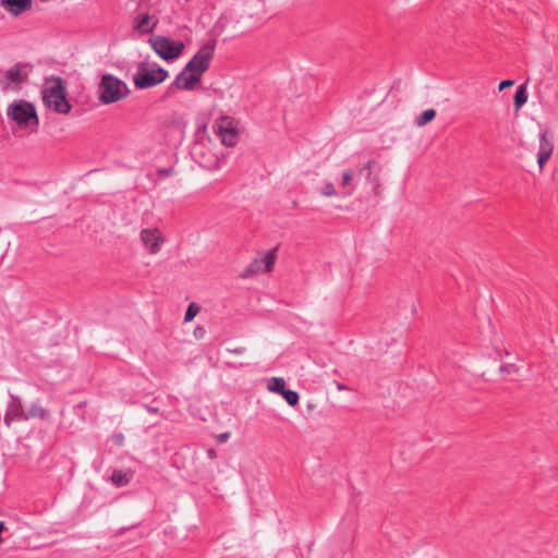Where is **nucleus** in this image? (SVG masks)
Here are the masks:
<instances>
[{"label": "nucleus", "instance_id": "a211bd4d", "mask_svg": "<svg viewBox=\"0 0 558 558\" xmlns=\"http://www.w3.org/2000/svg\"><path fill=\"white\" fill-rule=\"evenodd\" d=\"M436 117V110L435 109H426L423 111L418 117L415 119V124L417 126H424L430 121H433Z\"/></svg>", "mask_w": 558, "mask_h": 558}, {"label": "nucleus", "instance_id": "9b49d317", "mask_svg": "<svg viewBox=\"0 0 558 558\" xmlns=\"http://www.w3.org/2000/svg\"><path fill=\"white\" fill-rule=\"evenodd\" d=\"M554 151L553 141L548 137V131L543 130L539 134V147L537 151V163L539 168L550 159Z\"/></svg>", "mask_w": 558, "mask_h": 558}, {"label": "nucleus", "instance_id": "c756f323", "mask_svg": "<svg viewBox=\"0 0 558 558\" xmlns=\"http://www.w3.org/2000/svg\"><path fill=\"white\" fill-rule=\"evenodd\" d=\"M229 351L233 354H243L245 352V349L242 348V347H239V348H234V349H229Z\"/></svg>", "mask_w": 558, "mask_h": 558}, {"label": "nucleus", "instance_id": "aec40b11", "mask_svg": "<svg viewBox=\"0 0 558 558\" xmlns=\"http://www.w3.org/2000/svg\"><path fill=\"white\" fill-rule=\"evenodd\" d=\"M259 260H262V266L264 265L265 268H264V271H270L275 265V260H276V254H275V251H269L266 253V255L262 258H258Z\"/></svg>", "mask_w": 558, "mask_h": 558}, {"label": "nucleus", "instance_id": "1a4fd4ad", "mask_svg": "<svg viewBox=\"0 0 558 558\" xmlns=\"http://www.w3.org/2000/svg\"><path fill=\"white\" fill-rule=\"evenodd\" d=\"M141 240L150 254H157L165 238L157 228H145L141 231Z\"/></svg>", "mask_w": 558, "mask_h": 558}, {"label": "nucleus", "instance_id": "7ed1b4c3", "mask_svg": "<svg viewBox=\"0 0 558 558\" xmlns=\"http://www.w3.org/2000/svg\"><path fill=\"white\" fill-rule=\"evenodd\" d=\"M168 75V71L156 63L142 61L133 76V83L137 88L146 89L165 82Z\"/></svg>", "mask_w": 558, "mask_h": 558}, {"label": "nucleus", "instance_id": "7c9ffc66", "mask_svg": "<svg viewBox=\"0 0 558 558\" xmlns=\"http://www.w3.org/2000/svg\"><path fill=\"white\" fill-rule=\"evenodd\" d=\"M144 408L149 412V413H158L159 409L158 408H155V407H151V405H148V404H145Z\"/></svg>", "mask_w": 558, "mask_h": 558}, {"label": "nucleus", "instance_id": "6e6552de", "mask_svg": "<svg viewBox=\"0 0 558 558\" xmlns=\"http://www.w3.org/2000/svg\"><path fill=\"white\" fill-rule=\"evenodd\" d=\"M27 73L24 71L23 65H15L3 73L0 85L3 89L16 88L25 81Z\"/></svg>", "mask_w": 558, "mask_h": 558}, {"label": "nucleus", "instance_id": "ddd939ff", "mask_svg": "<svg viewBox=\"0 0 558 558\" xmlns=\"http://www.w3.org/2000/svg\"><path fill=\"white\" fill-rule=\"evenodd\" d=\"M0 4L16 16L32 8V0H1Z\"/></svg>", "mask_w": 558, "mask_h": 558}, {"label": "nucleus", "instance_id": "4468645a", "mask_svg": "<svg viewBox=\"0 0 558 558\" xmlns=\"http://www.w3.org/2000/svg\"><path fill=\"white\" fill-rule=\"evenodd\" d=\"M157 21L151 23V16L149 14H138L135 17L134 28L141 34H148L154 31Z\"/></svg>", "mask_w": 558, "mask_h": 558}, {"label": "nucleus", "instance_id": "bb28decb", "mask_svg": "<svg viewBox=\"0 0 558 558\" xmlns=\"http://www.w3.org/2000/svg\"><path fill=\"white\" fill-rule=\"evenodd\" d=\"M193 335L196 339H202L206 335V329L202 326H198L194 329Z\"/></svg>", "mask_w": 558, "mask_h": 558}, {"label": "nucleus", "instance_id": "b1692460", "mask_svg": "<svg viewBox=\"0 0 558 558\" xmlns=\"http://www.w3.org/2000/svg\"><path fill=\"white\" fill-rule=\"evenodd\" d=\"M499 371L504 375H515L519 373V367L515 364H505L500 366Z\"/></svg>", "mask_w": 558, "mask_h": 558}, {"label": "nucleus", "instance_id": "2eb2a0df", "mask_svg": "<svg viewBox=\"0 0 558 558\" xmlns=\"http://www.w3.org/2000/svg\"><path fill=\"white\" fill-rule=\"evenodd\" d=\"M132 478V472H123L122 470H113L111 475V482L117 487L125 486Z\"/></svg>", "mask_w": 558, "mask_h": 558}, {"label": "nucleus", "instance_id": "412c9836", "mask_svg": "<svg viewBox=\"0 0 558 558\" xmlns=\"http://www.w3.org/2000/svg\"><path fill=\"white\" fill-rule=\"evenodd\" d=\"M283 399L287 401V403L291 407H294L299 403V393L293 390L284 389V391L281 395Z\"/></svg>", "mask_w": 558, "mask_h": 558}, {"label": "nucleus", "instance_id": "5701e85b", "mask_svg": "<svg viewBox=\"0 0 558 558\" xmlns=\"http://www.w3.org/2000/svg\"><path fill=\"white\" fill-rule=\"evenodd\" d=\"M353 178H354L353 169L349 168V169L344 170V172L342 173V178H341V185L342 186L350 185L353 181Z\"/></svg>", "mask_w": 558, "mask_h": 558}, {"label": "nucleus", "instance_id": "f3484780", "mask_svg": "<svg viewBox=\"0 0 558 558\" xmlns=\"http://www.w3.org/2000/svg\"><path fill=\"white\" fill-rule=\"evenodd\" d=\"M268 390L282 395L286 389V381L281 377H272L267 385Z\"/></svg>", "mask_w": 558, "mask_h": 558}, {"label": "nucleus", "instance_id": "f8f14e48", "mask_svg": "<svg viewBox=\"0 0 558 558\" xmlns=\"http://www.w3.org/2000/svg\"><path fill=\"white\" fill-rule=\"evenodd\" d=\"M28 416L24 413L21 400L19 398H11L4 415V423L10 426L14 421L27 420Z\"/></svg>", "mask_w": 558, "mask_h": 558}, {"label": "nucleus", "instance_id": "9d476101", "mask_svg": "<svg viewBox=\"0 0 558 558\" xmlns=\"http://www.w3.org/2000/svg\"><path fill=\"white\" fill-rule=\"evenodd\" d=\"M189 71H185V68L180 72L174 82L168 87L167 95L173 94L175 89H185V90H192L196 86V84L199 83L201 78L190 73Z\"/></svg>", "mask_w": 558, "mask_h": 558}, {"label": "nucleus", "instance_id": "473e14b6", "mask_svg": "<svg viewBox=\"0 0 558 558\" xmlns=\"http://www.w3.org/2000/svg\"><path fill=\"white\" fill-rule=\"evenodd\" d=\"M228 438H229V433H223V434L219 435L220 441H226Z\"/></svg>", "mask_w": 558, "mask_h": 558}, {"label": "nucleus", "instance_id": "72a5a7b5", "mask_svg": "<svg viewBox=\"0 0 558 558\" xmlns=\"http://www.w3.org/2000/svg\"><path fill=\"white\" fill-rule=\"evenodd\" d=\"M338 388L339 389H344V386L343 385H338Z\"/></svg>", "mask_w": 558, "mask_h": 558}, {"label": "nucleus", "instance_id": "f257e3e1", "mask_svg": "<svg viewBox=\"0 0 558 558\" xmlns=\"http://www.w3.org/2000/svg\"><path fill=\"white\" fill-rule=\"evenodd\" d=\"M45 107L58 114H69L72 105L66 98L64 81L60 76L46 77L41 87Z\"/></svg>", "mask_w": 558, "mask_h": 558}, {"label": "nucleus", "instance_id": "f03ea898", "mask_svg": "<svg viewBox=\"0 0 558 558\" xmlns=\"http://www.w3.org/2000/svg\"><path fill=\"white\" fill-rule=\"evenodd\" d=\"M125 82L112 74H105L98 84V99L102 105H110L125 99L130 94Z\"/></svg>", "mask_w": 558, "mask_h": 558}, {"label": "nucleus", "instance_id": "39448f33", "mask_svg": "<svg viewBox=\"0 0 558 558\" xmlns=\"http://www.w3.org/2000/svg\"><path fill=\"white\" fill-rule=\"evenodd\" d=\"M215 133L220 138L221 143L228 147L236 145L239 140V131L236 121L229 116H222L216 120L214 125Z\"/></svg>", "mask_w": 558, "mask_h": 558}, {"label": "nucleus", "instance_id": "6ab92c4d", "mask_svg": "<svg viewBox=\"0 0 558 558\" xmlns=\"http://www.w3.org/2000/svg\"><path fill=\"white\" fill-rule=\"evenodd\" d=\"M263 270V267H262V260H259L258 258H255L246 268L245 270L241 274V277L242 278H248L259 271Z\"/></svg>", "mask_w": 558, "mask_h": 558}, {"label": "nucleus", "instance_id": "c85d7f7f", "mask_svg": "<svg viewBox=\"0 0 558 558\" xmlns=\"http://www.w3.org/2000/svg\"><path fill=\"white\" fill-rule=\"evenodd\" d=\"M37 415L41 418V420H48L49 416H50V413L44 409H37Z\"/></svg>", "mask_w": 558, "mask_h": 558}, {"label": "nucleus", "instance_id": "2f4dec72", "mask_svg": "<svg viewBox=\"0 0 558 558\" xmlns=\"http://www.w3.org/2000/svg\"><path fill=\"white\" fill-rule=\"evenodd\" d=\"M207 457H208L209 459H216V458H217V454H216L215 449H208V450H207Z\"/></svg>", "mask_w": 558, "mask_h": 558}, {"label": "nucleus", "instance_id": "0eeeda50", "mask_svg": "<svg viewBox=\"0 0 558 558\" xmlns=\"http://www.w3.org/2000/svg\"><path fill=\"white\" fill-rule=\"evenodd\" d=\"M7 113L17 125L26 126L31 120L35 119V105L19 100L9 106Z\"/></svg>", "mask_w": 558, "mask_h": 558}, {"label": "nucleus", "instance_id": "20e7f679", "mask_svg": "<svg viewBox=\"0 0 558 558\" xmlns=\"http://www.w3.org/2000/svg\"><path fill=\"white\" fill-rule=\"evenodd\" d=\"M215 47V40L204 45L186 63L185 71H189V73H193L201 78L202 74L209 68L210 61L214 57Z\"/></svg>", "mask_w": 558, "mask_h": 558}, {"label": "nucleus", "instance_id": "423d86ee", "mask_svg": "<svg viewBox=\"0 0 558 558\" xmlns=\"http://www.w3.org/2000/svg\"><path fill=\"white\" fill-rule=\"evenodd\" d=\"M155 52L163 60H172L178 58L183 49L184 44L180 40H171L163 36H158L149 40Z\"/></svg>", "mask_w": 558, "mask_h": 558}, {"label": "nucleus", "instance_id": "4be33fe9", "mask_svg": "<svg viewBox=\"0 0 558 558\" xmlns=\"http://www.w3.org/2000/svg\"><path fill=\"white\" fill-rule=\"evenodd\" d=\"M198 312H199V306L196 303H191L187 306V310L185 312L184 322L187 323V322L193 320L194 317L198 314Z\"/></svg>", "mask_w": 558, "mask_h": 558}, {"label": "nucleus", "instance_id": "393cba45", "mask_svg": "<svg viewBox=\"0 0 558 558\" xmlns=\"http://www.w3.org/2000/svg\"><path fill=\"white\" fill-rule=\"evenodd\" d=\"M322 195L326 197H331L337 195V191L331 182H326L324 187L320 191Z\"/></svg>", "mask_w": 558, "mask_h": 558}, {"label": "nucleus", "instance_id": "dca6fc26", "mask_svg": "<svg viewBox=\"0 0 558 558\" xmlns=\"http://www.w3.org/2000/svg\"><path fill=\"white\" fill-rule=\"evenodd\" d=\"M514 108L519 110L527 101V92L525 85H520L514 94Z\"/></svg>", "mask_w": 558, "mask_h": 558}, {"label": "nucleus", "instance_id": "a878e982", "mask_svg": "<svg viewBox=\"0 0 558 558\" xmlns=\"http://www.w3.org/2000/svg\"><path fill=\"white\" fill-rule=\"evenodd\" d=\"M375 160H368L367 163L363 167V169L367 170V180L372 181L373 183L377 184V179L373 178L372 168L375 165Z\"/></svg>", "mask_w": 558, "mask_h": 558}, {"label": "nucleus", "instance_id": "cd10ccee", "mask_svg": "<svg viewBox=\"0 0 558 558\" xmlns=\"http://www.w3.org/2000/svg\"><path fill=\"white\" fill-rule=\"evenodd\" d=\"M514 84V81L512 80H505L499 83V90H504L507 87H510Z\"/></svg>", "mask_w": 558, "mask_h": 558}]
</instances>
